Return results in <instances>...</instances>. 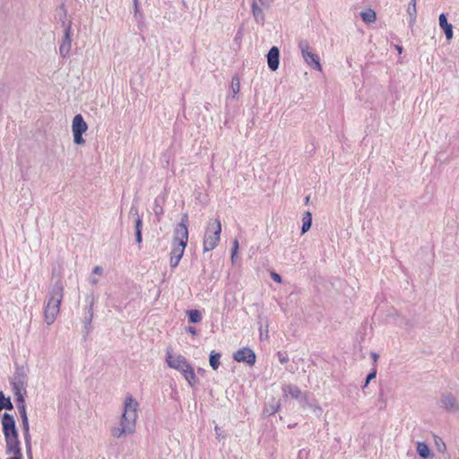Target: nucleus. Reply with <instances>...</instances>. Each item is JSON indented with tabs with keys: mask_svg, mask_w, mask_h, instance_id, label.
I'll return each instance as SVG.
<instances>
[{
	"mask_svg": "<svg viewBox=\"0 0 459 459\" xmlns=\"http://www.w3.org/2000/svg\"><path fill=\"white\" fill-rule=\"evenodd\" d=\"M187 221H188V215L185 213L182 216L181 221L178 223V227L175 230L174 235L177 236H184L186 238H188V230H187Z\"/></svg>",
	"mask_w": 459,
	"mask_h": 459,
	"instance_id": "14",
	"label": "nucleus"
},
{
	"mask_svg": "<svg viewBox=\"0 0 459 459\" xmlns=\"http://www.w3.org/2000/svg\"><path fill=\"white\" fill-rule=\"evenodd\" d=\"M188 238L174 235L173 245L170 252L169 264L175 268L178 265L187 245Z\"/></svg>",
	"mask_w": 459,
	"mask_h": 459,
	"instance_id": "6",
	"label": "nucleus"
},
{
	"mask_svg": "<svg viewBox=\"0 0 459 459\" xmlns=\"http://www.w3.org/2000/svg\"><path fill=\"white\" fill-rule=\"evenodd\" d=\"M438 22L440 28L444 30L446 35V39L447 40L452 39L453 38V26L448 22L446 16L444 13H441L438 17Z\"/></svg>",
	"mask_w": 459,
	"mask_h": 459,
	"instance_id": "12",
	"label": "nucleus"
},
{
	"mask_svg": "<svg viewBox=\"0 0 459 459\" xmlns=\"http://www.w3.org/2000/svg\"><path fill=\"white\" fill-rule=\"evenodd\" d=\"M6 454L12 455L8 459H22V453L20 445L6 446Z\"/></svg>",
	"mask_w": 459,
	"mask_h": 459,
	"instance_id": "16",
	"label": "nucleus"
},
{
	"mask_svg": "<svg viewBox=\"0 0 459 459\" xmlns=\"http://www.w3.org/2000/svg\"><path fill=\"white\" fill-rule=\"evenodd\" d=\"M233 358L238 362H246L251 366L255 362V354L251 349L248 348H242L237 351L233 354Z\"/></svg>",
	"mask_w": 459,
	"mask_h": 459,
	"instance_id": "10",
	"label": "nucleus"
},
{
	"mask_svg": "<svg viewBox=\"0 0 459 459\" xmlns=\"http://www.w3.org/2000/svg\"><path fill=\"white\" fill-rule=\"evenodd\" d=\"M232 246H233L232 247L233 256H237L238 247H239L238 239L233 240Z\"/></svg>",
	"mask_w": 459,
	"mask_h": 459,
	"instance_id": "31",
	"label": "nucleus"
},
{
	"mask_svg": "<svg viewBox=\"0 0 459 459\" xmlns=\"http://www.w3.org/2000/svg\"><path fill=\"white\" fill-rule=\"evenodd\" d=\"M417 453L422 458H428L429 456H430V450L428 445L424 442H419L417 444Z\"/></svg>",
	"mask_w": 459,
	"mask_h": 459,
	"instance_id": "20",
	"label": "nucleus"
},
{
	"mask_svg": "<svg viewBox=\"0 0 459 459\" xmlns=\"http://www.w3.org/2000/svg\"><path fill=\"white\" fill-rule=\"evenodd\" d=\"M252 13L255 19H257L260 16L263 18L262 9L258 6L255 1H254L252 4Z\"/></svg>",
	"mask_w": 459,
	"mask_h": 459,
	"instance_id": "25",
	"label": "nucleus"
},
{
	"mask_svg": "<svg viewBox=\"0 0 459 459\" xmlns=\"http://www.w3.org/2000/svg\"><path fill=\"white\" fill-rule=\"evenodd\" d=\"M261 2L262 4H264V1L265 0H259Z\"/></svg>",
	"mask_w": 459,
	"mask_h": 459,
	"instance_id": "43",
	"label": "nucleus"
},
{
	"mask_svg": "<svg viewBox=\"0 0 459 459\" xmlns=\"http://www.w3.org/2000/svg\"><path fill=\"white\" fill-rule=\"evenodd\" d=\"M163 212V209L160 208V210H158V212H156V213H162Z\"/></svg>",
	"mask_w": 459,
	"mask_h": 459,
	"instance_id": "41",
	"label": "nucleus"
},
{
	"mask_svg": "<svg viewBox=\"0 0 459 459\" xmlns=\"http://www.w3.org/2000/svg\"><path fill=\"white\" fill-rule=\"evenodd\" d=\"M436 441V445H437V450L440 452V453H446V446L445 444V442H443V440L439 437L436 438L435 439Z\"/></svg>",
	"mask_w": 459,
	"mask_h": 459,
	"instance_id": "28",
	"label": "nucleus"
},
{
	"mask_svg": "<svg viewBox=\"0 0 459 459\" xmlns=\"http://www.w3.org/2000/svg\"><path fill=\"white\" fill-rule=\"evenodd\" d=\"M220 359H221L220 353H216L214 351L211 352L209 362H210L211 367L214 370H216L220 366Z\"/></svg>",
	"mask_w": 459,
	"mask_h": 459,
	"instance_id": "21",
	"label": "nucleus"
},
{
	"mask_svg": "<svg viewBox=\"0 0 459 459\" xmlns=\"http://www.w3.org/2000/svg\"><path fill=\"white\" fill-rule=\"evenodd\" d=\"M308 201H309V196H307V197H306V204H307V203H308Z\"/></svg>",
	"mask_w": 459,
	"mask_h": 459,
	"instance_id": "42",
	"label": "nucleus"
},
{
	"mask_svg": "<svg viewBox=\"0 0 459 459\" xmlns=\"http://www.w3.org/2000/svg\"><path fill=\"white\" fill-rule=\"evenodd\" d=\"M395 48H396L397 51L399 52V54H401V53H402V50H403L402 47H400V46H395Z\"/></svg>",
	"mask_w": 459,
	"mask_h": 459,
	"instance_id": "38",
	"label": "nucleus"
},
{
	"mask_svg": "<svg viewBox=\"0 0 459 459\" xmlns=\"http://www.w3.org/2000/svg\"><path fill=\"white\" fill-rule=\"evenodd\" d=\"M302 234L306 233L311 227L312 224V213L310 212H306L302 218Z\"/></svg>",
	"mask_w": 459,
	"mask_h": 459,
	"instance_id": "19",
	"label": "nucleus"
},
{
	"mask_svg": "<svg viewBox=\"0 0 459 459\" xmlns=\"http://www.w3.org/2000/svg\"><path fill=\"white\" fill-rule=\"evenodd\" d=\"M63 292L64 288L62 286L57 287L53 290L51 297L47 303L44 310V316L45 321L48 325L53 324L59 314L60 306L64 296Z\"/></svg>",
	"mask_w": 459,
	"mask_h": 459,
	"instance_id": "4",
	"label": "nucleus"
},
{
	"mask_svg": "<svg viewBox=\"0 0 459 459\" xmlns=\"http://www.w3.org/2000/svg\"><path fill=\"white\" fill-rule=\"evenodd\" d=\"M221 223L220 219H211L207 222L203 239L204 252H209L217 247L220 243Z\"/></svg>",
	"mask_w": 459,
	"mask_h": 459,
	"instance_id": "3",
	"label": "nucleus"
},
{
	"mask_svg": "<svg viewBox=\"0 0 459 459\" xmlns=\"http://www.w3.org/2000/svg\"><path fill=\"white\" fill-rule=\"evenodd\" d=\"M135 238H136V242L140 244L142 242V231H140V230L135 231Z\"/></svg>",
	"mask_w": 459,
	"mask_h": 459,
	"instance_id": "34",
	"label": "nucleus"
},
{
	"mask_svg": "<svg viewBox=\"0 0 459 459\" xmlns=\"http://www.w3.org/2000/svg\"><path fill=\"white\" fill-rule=\"evenodd\" d=\"M378 406H379V409H384L386 406V400L384 398V394H383L382 391H380V393H379Z\"/></svg>",
	"mask_w": 459,
	"mask_h": 459,
	"instance_id": "30",
	"label": "nucleus"
},
{
	"mask_svg": "<svg viewBox=\"0 0 459 459\" xmlns=\"http://www.w3.org/2000/svg\"><path fill=\"white\" fill-rule=\"evenodd\" d=\"M166 362L169 368L181 372L184 378L191 386L197 384L198 378L195 373L194 368L184 356L180 354L175 355L171 350H167Z\"/></svg>",
	"mask_w": 459,
	"mask_h": 459,
	"instance_id": "2",
	"label": "nucleus"
},
{
	"mask_svg": "<svg viewBox=\"0 0 459 459\" xmlns=\"http://www.w3.org/2000/svg\"><path fill=\"white\" fill-rule=\"evenodd\" d=\"M102 268L100 266H95L94 269H93V273L95 274H102Z\"/></svg>",
	"mask_w": 459,
	"mask_h": 459,
	"instance_id": "35",
	"label": "nucleus"
},
{
	"mask_svg": "<svg viewBox=\"0 0 459 459\" xmlns=\"http://www.w3.org/2000/svg\"><path fill=\"white\" fill-rule=\"evenodd\" d=\"M302 56L305 60V62L309 65L314 67V69L321 72L322 71V65L320 64L319 56L316 54H314L310 50V47L307 41H301L299 45Z\"/></svg>",
	"mask_w": 459,
	"mask_h": 459,
	"instance_id": "8",
	"label": "nucleus"
},
{
	"mask_svg": "<svg viewBox=\"0 0 459 459\" xmlns=\"http://www.w3.org/2000/svg\"><path fill=\"white\" fill-rule=\"evenodd\" d=\"M13 389L17 402H22L26 394L25 383L23 380L19 379L13 383Z\"/></svg>",
	"mask_w": 459,
	"mask_h": 459,
	"instance_id": "13",
	"label": "nucleus"
},
{
	"mask_svg": "<svg viewBox=\"0 0 459 459\" xmlns=\"http://www.w3.org/2000/svg\"><path fill=\"white\" fill-rule=\"evenodd\" d=\"M88 126L84 121L82 116L81 114L76 115L72 123V131L74 134V142L76 144H83L85 140L82 137V134L87 131Z\"/></svg>",
	"mask_w": 459,
	"mask_h": 459,
	"instance_id": "7",
	"label": "nucleus"
},
{
	"mask_svg": "<svg viewBox=\"0 0 459 459\" xmlns=\"http://www.w3.org/2000/svg\"><path fill=\"white\" fill-rule=\"evenodd\" d=\"M163 212V209L160 208V210H158V212H156V213H162Z\"/></svg>",
	"mask_w": 459,
	"mask_h": 459,
	"instance_id": "40",
	"label": "nucleus"
},
{
	"mask_svg": "<svg viewBox=\"0 0 459 459\" xmlns=\"http://www.w3.org/2000/svg\"><path fill=\"white\" fill-rule=\"evenodd\" d=\"M271 276L273 278V280L278 283H281V277L280 276V274H278L277 273L275 272H272L271 273Z\"/></svg>",
	"mask_w": 459,
	"mask_h": 459,
	"instance_id": "32",
	"label": "nucleus"
},
{
	"mask_svg": "<svg viewBox=\"0 0 459 459\" xmlns=\"http://www.w3.org/2000/svg\"><path fill=\"white\" fill-rule=\"evenodd\" d=\"M18 404H17V408L19 410V412L21 414V418H23V417H28L27 416V412H26V405H25V401L22 400V402H17Z\"/></svg>",
	"mask_w": 459,
	"mask_h": 459,
	"instance_id": "26",
	"label": "nucleus"
},
{
	"mask_svg": "<svg viewBox=\"0 0 459 459\" xmlns=\"http://www.w3.org/2000/svg\"><path fill=\"white\" fill-rule=\"evenodd\" d=\"M22 428H23V430H24V437H25V440H26V443H27L28 449H30V446H29V442H30L29 429H30V427H29L28 417L22 418Z\"/></svg>",
	"mask_w": 459,
	"mask_h": 459,
	"instance_id": "23",
	"label": "nucleus"
},
{
	"mask_svg": "<svg viewBox=\"0 0 459 459\" xmlns=\"http://www.w3.org/2000/svg\"><path fill=\"white\" fill-rule=\"evenodd\" d=\"M70 48H71V39H70V28H69L65 32V40L63 41V43L61 44V46L59 48L60 54L64 56H66L70 51Z\"/></svg>",
	"mask_w": 459,
	"mask_h": 459,
	"instance_id": "15",
	"label": "nucleus"
},
{
	"mask_svg": "<svg viewBox=\"0 0 459 459\" xmlns=\"http://www.w3.org/2000/svg\"><path fill=\"white\" fill-rule=\"evenodd\" d=\"M191 323H198L202 320V314L197 309H192L187 312Z\"/></svg>",
	"mask_w": 459,
	"mask_h": 459,
	"instance_id": "22",
	"label": "nucleus"
},
{
	"mask_svg": "<svg viewBox=\"0 0 459 459\" xmlns=\"http://www.w3.org/2000/svg\"><path fill=\"white\" fill-rule=\"evenodd\" d=\"M280 51L277 47H273L268 52L267 62L272 71H276L279 67Z\"/></svg>",
	"mask_w": 459,
	"mask_h": 459,
	"instance_id": "11",
	"label": "nucleus"
},
{
	"mask_svg": "<svg viewBox=\"0 0 459 459\" xmlns=\"http://www.w3.org/2000/svg\"><path fill=\"white\" fill-rule=\"evenodd\" d=\"M4 408L11 410L13 409V404L10 399L5 398L3 393L0 392V411Z\"/></svg>",
	"mask_w": 459,
	"mask_h": 459,
	"instance_id": "24",
	"label": "nucleus"
},
{
	"mask_svg": "<svg viewBox=\"0 0 459 459\" xmlns=\"http://www.w3.org/2000/svg\"><path fill=\"white\" fill-rule=\"evenodd\" d=\"M138 403L132 395H127L125 400L124 412L122 414L120 428H113L111 434L115 437H119L123 434H131L135 429L137 420Z\"/></svg>",
	"mask_w": 459,
	"mask_h": 459,
	"instance_id": "1",
	"label": "nucleus"
},
{
	"mask_svg": "<svg viewBox=\"0 0 459 459\" xmlns=\"http://www.w3.org/2000/svg\"><path fill=\"white\" fill-rule=\"evenodd\" d=\"M407 13L410 17V23L413 25L417 19L416 0H411L407 7Z\"/></svg>",
	"mask_w": 459,
	"mask_h": 459,
	"instance_id": "18",
	"label": "nucleus"
},
{
	"mask_svg": "<svg viewBox=\"0 0 459 459\" xmlns=\"http://www.w3.org/2000/svg\"><path fill=\"white\" fill-rule=\"evenodd\" d=\"M231 88L234 94H237L240 90V82L238 77H234L231 82Z\"/></svg>",
	"mask_w": 459,
	"mask_h": 459,
	"instance_id": "27",
	"label": "nucleus"
},
{
	"mask_svg": "<svg viewBox=\"0 0 459 459\" xmlns=\"http://www.w3.org/2000/svg\"><path fill=\"white\" fill-rule=\"evenodd\" d=\"M134 3H135V6H137V0H134Z\"/></svg>",
	"mask_w": 459,
	"mask_h": 459,
	"instance_id": "45",
	"label": "nucleus"
},
{
	"mask_svg": "<svg viewBox=\"0 0 459 459\" xmlns=\"http://www.w3.org/2000/svg\"><path fill=\"white\" fill-rule=\"evenodd\" d=\"M362 19L367 22H370L373 21V12L371 10H368V12L361 13Z\"/></svg>",
	"mask_w": 459,
	"mask_h": 459,
	"instance_id": "29",
	"label": "nucleus"
},
{
	"mask_svg": "<svg viewBox=\"0 0 459 459\" xmlns=\"http://www.w3.org/2000/svg\"><path fill=\"white\" fill-rule=\"evenodd\" d=\"M142 220L140 218H137L135 221V231L140 230L142 231Z\"/></svg>",
	"mask_w": 459,
	"mask_h": 459,
	"instance_id": "33",
	"label": "nucleus"
},
{
	"mask_svg": "<svg viewBox=\"0 0 459 459\" xmlns=\"http://www.w3.org/2000/svg\"><path fill=\"white\" fill-rule=\"evenodd\" d=\"M371 379H373V372H370V373L367 376L366 383H365V386H367V385H368V383L371 381Z\"/></svg>",
	"mask_w": 459,
	"mask_h": 459,
	"instance_id": "36",
	"label": "nucleus"
},
{
	"mask_svg": "<svg viewBox=\"0 0 459 459\" xmlns=\"http://www.w3.org/2000/svg\"><path fill=\"white\" fill-rule=\"evenodd\" d=\"M236 256H233V252L231 253V261L234 264L235 263Z\"/></svg>",
	"mask_w": 459,
	"mask_h": 459,
	"instance_id": "39",
	"label": "nucleus"
},
{
	"mask_svg": "<svg viewBox=\"0 0 459 459\" xmlns=\"http://www.w3.org/2000/svg\"><path fill=\"white\" fill-rule=\"evenodd\" d=\"M2 425L6 446L20 445L14 418L6 412L4 413Z\"/></svg>",
	"mask_w": 459,
	"mask_h": 459,
	"instance_id": "5",
	"label": "nucleus"
},
{
	"mask_svg": "<svg viewBox=\"0 0 459 459\" xmlns=\"http://www.w3.org/2000/svg\"><path fill=\"white\" fill-rule=\"evenodd\" d=\"M283 393L285 394L286 396H290L296 399L300 397L301 395L300 389L298 386L292 385H288L284 386Z\"/></svg>",
	"mask_w": 459,
	"mask_h": 459,
	"instance_id": "17",
	"label": "nucleus"
},
{
	"mask_svg": "<svg viewBox=\"0 0 459 459\" xmlns=\"http://www.w3.org/2000/svg\"><path fill=\"white\" fill-rule=\"evenodd\" d=\"M188 332H189L191 334H193V335H195V334H196V331H195V327L190 326V327L188 328Z\"/></svg>",
	"mask_w": 459,
	"mask_h": 459,
	"instance_id": "37",
	"label": "nucleus"
},
{
	"mask_svg": "<svg viewBox=\"0 0 459 459\" xmlns=\"http://www.w3.org/2000/svg\"><path fill=\"white\" fill-rule=\"evenodd\" d=\"M285 361H286V359H281V363H282V362H285Z\"/></svg>",
	"mask_w": 459,
	"mask_h": 459,
	"instance_id": "44",
	"label": "nucleus"
},
{
	"mask_svg": "<svg viewBox=\"0 0 459 459\" xmlns=\"http://www.w3.org/2000/svg\"><path fill=\"white\" fill-rule=\"evenodd\" d=\"M440 407L450 413L459 411V403L455 395L450 393L443 394L439 399Z\"/></svg>",
	"mask_w": 459,
	"mask_h": 459,
	"instance_id": "9",
	"label": "nucleus"
}]
</instances>
